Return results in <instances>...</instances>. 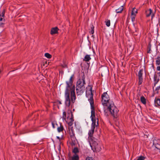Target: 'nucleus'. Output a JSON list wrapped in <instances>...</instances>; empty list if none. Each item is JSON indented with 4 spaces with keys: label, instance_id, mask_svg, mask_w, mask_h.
Masks as SVG:
<instances>
[{
    "label": "nucleus",
    "instance_id": "obj_1",
    "mask_svg": "<svg viewBox=\"0 0 160 160\" xmlns=\"http://www.w3.org/2000/svg\"><path fill=\"white\" fill-rule=\"evenodd\" d=\"M101 102L104 107V115L106 116L111 114L114 118H117L118 110L115 106L113 102L110 100L106 92H104L101 96Z\"/></svg>",
    "mask_w": 160,
    "mask_h": 160
},
{
    "label": "nucleus",
    "instance_id": "obj_2",
    "mask_svg": "<svg viewBox=\"0 0 160 160\" xmlns=\"http://www.w3.org/2000/svg\"><path fill=\"white\" fill-rule=\"evenodd\" d=\"M72 78L73 76H71L69 81L66 82L67 87L65 94V102L66 106L68 107L70 106L71 101L74 103L76 99L74 86L72 85Z\"/></svg>",
    "mask_w": 160,
    "mask_h": 160
},
{
    "label": "nucleus",
    "instance_id": "obj_3",
    "mask_svg": "<svg viewBox=\"0 0 160 160\" xmlns=\"http://www.w3.org/2000/svg\"><path fill=\"white\" fill-rule=\"evenodd\" d=\"M86 95L89 98L88 100L90 103L91 109V118L92 121L91 127L94 126V128L97 127L98 125V119L95 118V110L93 105V99L92 90V87L90 86H88L86 89Z\"/></svg>",
    "mask_w": 160,
    "mask_h": 160
},
{
    "label": "nucleus",
    "instance_id": "obj_4",
    "mask_svg": "<svg viewBox=\"0 0 160 160\" xmlns=\"http://www.w3.org/2000/svg\"><path fill=\"white\" fill-rule=\"evenodd\" d=\"M85 78L83 76L82 78L79 79L77 82L76 90L78 95H81L84 92L85 89Z\"/></svg>",
    "mask_w": 160,
    "mask_h": 160
},
{
    "label": "nucleus",
    "instance_id": "obj_5",
    "mask_svg": "<svg viewBox=\"0 0 160 160\" xmlns=\"http://www.w3.org/2000/svg\"><path fill=\"white\" fill-rule=\"evenodd\" d=\"M92 150L94 151L99 152L101 149L99 142L97 139L90 140L89 142Z\"/></svg>",
    "mask_w": 160,
    "mask_h": 160
},
{
    "label": "nucleus",
    "instance_id": "obj_6",
    "mask_svg": "<svg viewBox=\"0 0 160 160\" xmlns=\"http://www.w3.org/2000/svg\"><path fill=\"white\" fill-rule=\"evenodd\" d=\"M95 128L94 126L91 127V129L89 130L88 134V142L90 141V140H93L94 139H96L93 137V134L94 133Z\"/></svg>",
    "mask_w": 160,
    "mask_h": 160
},
{
    "label": "nucleus",
    "instance_id": "obj_7",
    "mask_svg": "<svg viewBox=\"0 0 160 160\" xmlns=\"http://www.w3.org/2000/svg\"><path fill=\"white\" fill-rule=\"evenodd\" d=\"M70 113L71 114V117L69 118L67 117V120H66L65 121L68 123L69 126H71L73 124L74 119L72 112H70Z\"/></svg>",
    "mask_w": 160,
    "mask_h": 160
},
{
    "label": "nucleus",
    "instance_id": "obj_8",
    "mask_svg": "<svg viewBox=\"0 0 160 160\" xmlns=\"http://www.w3.org/2000/svg\"><path fill=\"white\" fill-rule=\"evenodd\" d=\"M146 16L147 17H148L151 15V20L154 17L155 15V12L153 13L152 12V10L151 9H148L145 12Z\"/></svg>",
    "mask_w": 160,
    "mask_h": 160
},
{
    "label": "nucleus",
    "instance_id": "obj_9",
    "mask_svg": "<svg viewBox=\"0 0 160 160\" xmlns=\"http://www.w3.org/2000/svg\"><path fill=\"white\" fill-rule=\"evenodd\" d=\"M143 70H140L138 72V76L139 79V84L141 85L143 81L142 74Z\"/></svg>",
    "mask_w": 160,
    "mask_h": 160
},
{
    "label": "nucleus",
    "instance_id": "obj_10",
    "mask_svg": "<svg viewBox=\"0 0 160 160\" xmlns=\"http://www.w3.org/2000/svg\"><path fill=\"white\" fill-rule=\"evenodd\" d=\"M153 144L155 147L158 149H160V140L158 139H154Z\"/></svg>",
    "mask_w": 160,
    "mask_h": 160
},
{
    "label": "nucleus",
    "instance_id": "obj_11",
    "mask_svg": "<svg viewBox=\"0 0 160 160\" xmlns=\"http://www.w3.org/2000/svg\"><path fill=\"white\" fill-rule=\"evenodd\" d=\"M68 160H79V157L78 155L74 154L72 156L69 155Z\"/></svg>",
    "mask_w": 160,
    "mask_h": 160
},
{
    "label": "nucleus",
    "instance_id": "obj_12",
    "mask_svg": "<svg viewBox=\"0 0 160 160\" xmlns=\"http://www.w3.org/2000/svg\"><path fill=\"white\" fill-rule=\"evenodd\" d=\"M70 139L71 142H70V144L71 145L73 146H74L77 143V140L75 137H72L70 138Z\"/></svg>",
    "mask_w": 160,
    "mask_h": 160
},
{
    "label": "nucleus",
    "instance_id": "obj_13",
    "mask_svg": "<svg viewBox=\"0 0 160 160\" xmlns=\"http://www.w3.org/2000/svg\"><path fill=\"white\" fill-rule=\"evenodd\" d=\"M58 28L57 27H56L52 28L51 31V34L52 35L57 33L58 32Z\"/></svg>",
    "mask_w": 160,
    "mask_h": 160
},
{
    "label": "nucleus",
    "instance_id": "obj_14",
    "mask_svg": "<svg viewBox=\"0 0 160 160\" xmlns=\"http://www.w3.org/2000/svg\"><path fill=\"white\" fill-rule=\"evenodd\" d=\"M124 7L123 6H121L118 8L116 10V11L117 13H121L123 10Z\"/></svg>",
    "mask_w": 160,
    "mask_h": 160
},
{
    "label": "nucleus",
    "instance_id": "obj_15",
    "mask_svg": "<svg viewBox=\"0 0 160 160\" xmlns=\"http://www.w3.org/2000/svg\"><path fill=\"white\" fill-rule=\"evenodd\" d=\"M154 102L156 106H157V105L160 106V99L156 98L155 99Z\"/></svg>",
    "mask_w": 160,
    "mask_h": 160
},
{
    "label": "nucleus",
    "instance_id": "obj_16",
    "mask_svg": "<svg viewBox=\"0 0 160 160\" xmlns=\"http://www.w3.org/2000/svg\"><path fill=\"white\" fill-rule=\"evenodd\" d=\"M91 59V58L90 57V55H87L83 59V60L87 62H88Z\"/></svg>",
    "mask_w": 160,
    "mask_h": 160
},
{
    "label": "nucleus",
    "instance_id": "obj_17",
    "mask_svg": "<svg viewBox=\"0 0 160 160\" xmlns=\"http://www.w3.org/2000/svg\"><path fill=\"white\" fill-rule=\"evenodd\" d=\"M72 127H71V131L69 130V134L70 136V138L73 137H75L74 134V132L72 129Z\"/></svg>",
    "mask_w": 160,
    "mask_h": 160
},
{
    "label": "nucleus",
    "instance_id": "obj_18",
    "mask_svg": "<svg viewBox=\"0 0 160 160\" xmlns=\"http://www.w3.org/2000/svg\"><path fill=\"white\" fill-rule=\"evenodd\" d=\"M137 13H138L137 10L136 9H135V8H133L132 10V12L131 15H136V14Z\"/></svg>",
    "mask_w": 160,
    "mask_h": 160
},
{
    "label": "nucleus",
    "instance_id": "obj_19",
    "mask_svg": "<svg viewBox=\"0 0 160 160\" xmlns=\"http://www.w3.org/2000/svg\"><path fill=\"white\" fill-rule=\"evenodd\" d=\"M94 27L93 25H92L89 29V32L90 34H93L94 33Z\"/></svg>",
    "mask_w": 160,
    "mask_h": 160
},
{
    "label": "nucleus",
    "instance_id": "obj_20",
    "mask_svg": "<svg viewBox=\"0 0 160 160\" xmlns=\"http://www.w3.org/2000/svg\"><path fill=\"white\" fill-rule=\"evenodd\" d=\"M141 101L143 104H145L146 103V100L145 98L143 96L141 97Z\"/></svg>",
    "mask_w": 160,
    "mask_h": 160
},
{
    "label": "nucleus",
    "instance_id": "obj_21",
    "mask_svg": "<svg viewBox=\"0 0 160 160\" xmlns=\"http://www.w3.org/2000/svg\"><path fill=\"white\" fill-rule=\"evenodd\" d=\"M5 20L3 18L1 17L0 15V26H1L3 24V22H4Z\"/></svg>",
    "mask_w": 160,
    "mask_h": 160
},
{
    "label": "nucleus",
    "instance_id": "obj_22",
    "mask_svg": "<svg viewBox=\"0 0 160 160\" xmlns=\"http://www.w3.org/2000/svg\"><path fill=\"white\" fill-rule=\"evenodd\" d=\"M72 152L74 154H76L79 152L78 148H74L72 150Z\"/></svg>",
    "mask_w": 160,
    "mask_h": 160
},
{
    "label": "nucleus",
    "instance_id": "obj_23",
    "mask_svg": "<svg viewBox=\"0 0 160 160\" xmlns=\"http://www.w3.org/2000/svg\"><path fill=\"white\" fill-rule=\"evenodd\" d=\"M63 127L61 125H60V127L58 128V130L59 132L62 131L63 130Z\"/></svg>",
    "mask_w": 160,
    "mask_h": 160
},
{
    "label": "nucleus",
    "instance_id": "obj_24",
    "mask_svg": "<svg viewBox=\"0 0 160 160\" xmlns=\"http://www.w3.org/2000/svg\"><path fill=\"white\" fill-rule=\"evenodd\" d=\"M154 88H153V89L154 92H155L156 93H158V91L160 89V86H158L157 87V88H156L155 90L154 89Z\"/></svg>",
    "mask_w": 160,
    "mask_h": 160
},
{
    "label": "nucleus",
    "instance_id": "obj_25",
    "mask_svg": "<svg viewBox=\"0 0 160 160\" xmlns=\"http://www.w3.org/2000/svg\"><path fill=\"white\" fill-rule=\"evenodd\" d=\"M45 56L48 58H50L52 57L51 55L48 53H45Z\"/></svg>",
    "mask_w": 160,
    "mask_h": 160
},
{
    "label": "nucleus",
    "instance_id": "obj_26",
    "mask_svg": "<svg viewBox=\"0 0 160 160\" xmlns=\"http://www.w3.org/2000/svg\"><path fill=\"white\" fill-rule=\"evenodd\" d=\"M145 158L142 156H140L138 157L136 160H144Z\"/></svg>",
    "mask_w": 160,
    "mask_h": 160
},
{
    "label": "nucleus",
    "instance_id": "obj_27",
    "mask_svg": "<svg viewBox=\"0 0 160 160\" xmlns=\"http://www.w3.org/2000/svg\"><path fill=\"white\" fill-rule=\"evenodd\" d=\"M106 25L108 27L110 26V20H108L107 21L105 22Z\"/></svg>",
    "mask_w": 160,
    "mask_h": 160
},
{
    "label": "nucleus",
    "instance_id": "obj_28",
    "mask_svg": "<svg viewBox=\"0 0 160 160\" xmlns=\"http://www.w3.org/2000/svg\"><path fill=\"white\" fill-rule=\"evenodd\" d=\"M62 118L65 120H66V113L65 112H63V116Z\"/></svg>",
    "mask_w": 160,
    "mask_h": 160
},
{
    "label": "nucleus",
    "instance_id": "obj_29",
    "mask_svg": "<svg viewBox=\"0 0 160 160\" xmlns=\"http://www.w3.org/2000/svg\"><path fill=\"white\" fill-rule=\"evenodd\" d=\"M52 126L53 128H55L56 127L57 125V124L54 122H52Z\"/></svg>",
    "mask_w": 160,
    "mask_h": 160
},
{
    "label": "nucleus",
    "instance_id": "obj_30",
    "mask_svg": "<svg viewBox=\"0 0 160 160\" xmlns=\"http://www.w3.org/2000/svg\"><path fill=\"white\" fill-rule=\"evenodd\" d=\"M136 15H131V18L132 20V22H134L135 20V17Z\"/></svg>",
    "mask_w": 160,
    "mask_h": 160
},
{
    "label": "nucleus",
    "instance_id": "obj_31",
    "mask_svg": "<svg viewBox=\"0 0 160 160\" xmlns=\"http://www.w3.org/2000/svg\"><path fill=\"white\" fill-rule=\"evenodd\" d=\"M156 64L158 65H159L160 64V59H158L156 61Z\"/></svg>",
    "mask_w": 160,
    "mask_h": 160
},
{
    "label": "nucleus",
    "instance_id": "obj_32",
    "mask_svg": "<svg viewBox=\"0 0 160 160\" xmlns=\"http://www.w3.org/2000/svg\"><path fill=\"white\" fill-rule=\"evenodd\" d=\"M5 14V11L4 10H3V11L2 12L1 14L0 15H1V17H3Z\"/></svg>",
    "mask_w": 160,
    "mask_h": 160
},
{
    "label": "nucleus",
    "instance_id": "obj_33",
    "mask_svg": "<svg viewBox=\"0 0 160 160\" xmlns=\"http://www.w3.org/2000/svg\"><path fill=\"white\" fill-rule=\"evenodd\" d=\"M84 160H93V159L92 157H88Z\"/></svg>",
    "mask_w": 160,
    "mask_h": 160
},
{
    "label": "nucleus",
    "instance_id": "obj_34",
    "mask_svg": "<svg viewBox=\"0 0 160 160\" xmlns=\"http://www.w3.org/2000/svg\"><path fill=\"white\" fill-rule=\"evenodd\" d=\"M157 68L158 71H160V66L157 67Z\"/></svg>",
    "mask_w": 160,
    "mask_h": 160
},
{
    "label": "nucleus",
    "instance_id": "obj_35",
    "mask_svg": "<svg viewBox=\"0 0 160 160\" xmlns=\"http://www.w3.org/2000/svg\"><path fill=\"white\" fill-rule=\"evenodd\" d=\"M158 82V81H157L155 82V83L154 84V86H155L156 84Z\"/></svg>",
    "mask_w": 160,
    "mask_h": 160
},
{
    "label": "nucleus",
    "instance_id": "obj_36",
    "mask_svg": "<svg viewBox=\"0 0 160 160\" xmlns=\"http://www.w3.org/2000/svg\"><path fill=\"white\" fill-rule=\"evenodd\" d=\"M92 37L93 38H94V36L93 35H92Z\"/></svg>",
    "mask_w": 160,
    "mask_h": 160
}]
</instances>
